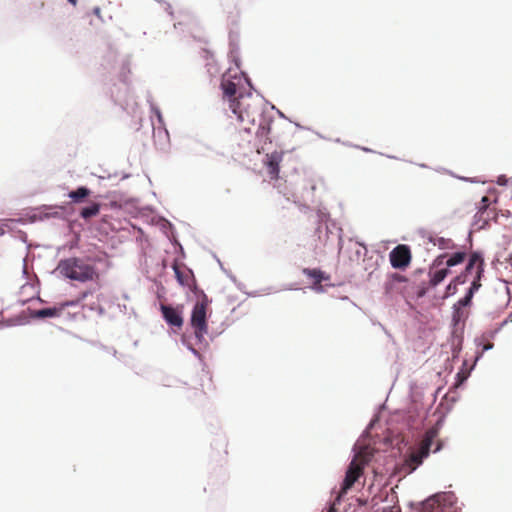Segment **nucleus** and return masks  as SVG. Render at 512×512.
Instances as JSON below:
<instances>
[{
	"instance_id": "f257e3e1",
	"label": "nucleus",
	"mask_w": 512,
	"mask_h": 512,
	"mask_svg": "<svg viewBox=\"0 0 512 512\" xmlns=\"http://www.w3.org/2000/svg\"><path fill=\"white\" fill-rule=\"evenodd\" d=\"M229 109L236 115L241 124L240 135L242 132L250 134L252 127H255L260 122V119L270 118L263 113L261 100L251 92L240 95L238 102L232 104V107H229Z\"/></svg>"
},
{
	"instance_id": "f03ea898",
	"label": "nucleus",
	"mask_w": 512,
	"mask_h": 512,
	"mask_svg": "<svg viewBox=\"0 0 512 512\" xmlns=\"http://www.w3.org/2000/svg\"><path fill=\"white\" fill-rule=\"evenodd\" d=\"M57 270L62 276L73 281L81 283H99L100 281V273L97 268L84 258L70 257L63 259L59 262Z\"/></svg>"
},
{
	"instance_id": "7ed1b4c3",
	"label": "nucleus",
	"mask_w": 512,
	"mask_h": 512,
	"mask_svg": "<svg viewBox=\"0 0 512 512\" xmlns=\"http://www.w3.org/2000/svg\"><path fill=\"white\" fill-rule=\"evenodd\" d=\"M371 456L372 455L365 450L360 451L354 456L347 468L345 478L339 492V497L346 494L348 490H350L352 486L358 481V479L363 475L364 467L370 461Z\"/></svg>"
},
{
	"instance_id": "20e7f679",
	"label": "nucleus",
	"mask_w": 512,
	"mask_h": 512,
	"mask_svg": "<svg viewBox=\"0 0 512 512\" xmlns=\"http://www.w3.org/2000/svg\"><path fill=\"white\" fill-rule=\"evenodd\" d=\"M209 304L210 300L207 295L202 293L192 309L190 324L199 341H202L208 333L207 311Z\"/></svg>"
},
{
	"instance_id": "39448f33",
	"label": "nucleus",
	"mask_w": 512,
	"mask_h": 512,
	"mask_svg": "<svg viewBox=\"0 0 512 512\" xmlns=\"http://www.w3.org/2000/svg\"><path fill=\"white\" fill-rule=\"evenodd\" d=\"M272 124V118H264L260 119V122L256 124L255 127H252L255 134L254 140L252 142L248 139L247 142L248 144H252V148H254L258 154L267 150L276 138L272 131Z\"/></svg>"
},
{
	"instance_id": "423d86ee",
	"label": "nucleus",
	"mask_w": 512,
	"mask_h": 512,
	"mask_svg": "<svg viewBox=\"0 0 512 512\" xmlns=\"http://www.w3.org/2000/svg\"><path fill=\"white\" fill-rule=\"evenodd\" d=\"M243 77L239 75L237 71L233 73L232 69H229L223 74L221 79V88L223 91V100L228 103V107H232V104L238 102L240 95H245L241 91V83Z\"/></svg>"
},
{
	"instance_id": "0eeeda50",
	"label": "nucleus",
	"mask_w": 512,
	"mask_h": 512,
	"mask_svg": "<svg viewBox=\"0 0 512 512\" xmlns=\"http://www.w3.org/2000/svg\"><path fill=\"white\" fill-rule=\"evenodd\" d=\"M439 435V422L431 428H429L420 442L419 448L416 450L422 458L428 457L434 443L436 444L433 452H437L442 448V442L437 440Z\"/></svg>"
},
{
	"instance_id": "6e6552de",
	"label": "nucleus",
	"mask_w": 512,
	"mask_h": 512,
	"mask_svg": "<svg viewBox=\"0 0 512 512\" xmlns=\"http://www.w3.org/2000/svg\"><path fill=\"white\" fill-rule=\"evenodd\" d=\"M88 294V291H84L76 300L65 301L59 303L58 305H55L54 307L37 310L35 311L34 316L37 318L59 317L67 307L77 306L82 300H84L88 296Z\"/></svg>"
},
{
	"instance_id": "1a4fd4ad",
	"label": "nucleus",
	"mask_w": 512,
	"mask_h": 512,
	"mask_svg": "<svg viewBox=\"0 0 512 512\" xmlns=\"http://www.w3.org/2000/svg\"><path fill=\"white\" fill-rule=\"evenodd\" d=\"M389 259L393 268L404 269L411 262V251L407 245L400 244L390 252Z\"/></svg>"
},
{
	"instance_id": "9d476101",
	"label": "nucleus",
	"mask_w": 512,
	"mask_h": 512,
	"mask_svg": "<svg viewBox=\"0 0 512 512\" xmlns=\"http://www.w3.org/2000/svg\"><path fill=\"white\" fill-rule=\"evenodd\" d=\"M447 494H436L413 508V512H443L441 505L450 498Z\"/></svg>"
},
{
	"instance_id": "9b49d317",
	"label": "nucleus",
	"mask_w": 512,
	"mask_h": 512,
	"mask_svg": "<svg viewBox=\"0 0 512 512\" xmlns=\"http://www.w3.org/2000/svg\"><path fill=\"white\" fill-rule=\"evenodd\" d=\"M478 254L477 253H474L473 256H472V259L470 261V263L467 265L466 267V270H469L473 265H475V278L472 282V286L470 287L468 293L466 294L465 297H463L462 299H460L458 302H457V306H460L464 309H466V306L469 305L470 301H471V298H472V295L473 293L478 289L479 287V284L478 282L480 281V264H476V261L478 259Z\"/></svg>"
},
{
	"instance_id": "f8f14e48",
	"label": "nucleus",
	"mask_w": 512,
	"mask_h": 512,
	"mask_svg": "<svg viewBox=\"0 0 512 512\" xmlns=\"http://www.w3.org/2000/svg\"><path fill=\"white\" fill-rule=\"evenodd\" d=\"M285 155L286 152L284 151H274L266 154L265 165L270 179L277 180L279 178V166Z\"/></svg>"
},
{
	"instance_id": "ddd939ff",
	"label": "nucleus",
	"mask_w": 512,
	"mask_h": 512,
	"mask_svg": "<svg viewBox=\"0 0 512 512\" xmlns=\"http://www.w3.org/2000/svg\"><path fill=\"white\" fill-rule=\"evenodd\" d=\"M161 311H162L163 318L169 325L175 326L178 328L182 327V325H183L182 307L174 308V307L168 306V305H161Z\"/></svg>"
},
{
	"instance_id": "4468645a",
	"label": "nucleus",
	"mask_w": 512,
	"mask_h": 512,
	"mask_svg": "<svg viewBox=\"0 0 512 512\" xmlns=\"http://www.w3.org/2000/svg\"><path fill=\"white\" fill-rule=\"evenodd\" d=\"M303 274H305L307 277L313 280L312 289L314 291L321 292L323 290L321 282L323 280L328 279V277L325 276L323 271H321L320 269L304 268Z\"/></svg>"
},
{
	"instance_id": "2eb2a0df",
	"label": "nucleus",
	"mask_w": 512,
	"mask_h": 512,
	"mask_svg": "<svg viewBox=\"0 0 512 512\" xmlns=\"http://www.w3.org/2000/svg\"><path fill=\"white\" fill-rule=\"evenodd\" d=\"M173 269H174V272H175V275H176V278H177L178 282L182 286L190 287L191 282H193L192 271L189 270V269H186V268L185 269H181L177 265H174Z\"/></svg>"
},
{
	"instance_id": "dca6fc26",
	"label": "nucleus",
	"mask_w": 512,
	"mask_h": 512,
	"mask_svg": "<svg viewBox=\"0 0 512 512\" xmlns=\"http://www.w3.org/2000/svg\"><path fill=\"white\" fill-rule=\"evenodd\" d=\"M91 191L86 187H79L76 190L70 191L68 197L75 203H81L84 198L88 197Z\"/></svg>"
},
{
	"instance_id": "f3484780",
	"label": "nucleus",
	"mask_w": 512,
	"mask_h": 512,
	"mask_svg": "<svg viewBox=\"0 0 512 512\" xmlns=\"http://www.w3.org/2000/svg\"><path fill=\"white\" fill-rule=\"evenodd\" d=\"M448 274H449L448 268H442V269H438L434 272H431L430 273V285L437 286L446 278V276Z\"/></svg>"
},
{
	"instance_id": "a211bd4d",
	"label": "nucleus",
	"mask_w": 512,
	"mask_h": 512,
	"mask_svg": "<svg viewBox=\"0 0 512 512\" xmlns=\"http://www.w3.org/2000/svg\"><path fill=\"white\" fill-rule=\"evenodd\" d=\"M468 316V311L460 306L454 305V311L452 315V321L454 326H458L461 322H464Z\"/></svg>"
},
{
	"instance_id": "6ab92c4d",
	"label": "nucleus",
	"mask_w": 512,
	"mask_h": 512,
	"mask_svg": "<svg viewBox=\"0 0 512 512\" xmlns=\"http://www.w3.org/2000/svg\"><path fill=\"white\" fill-rule=\"evenodd\" d=\"M99 212H100V204L93 203L92 205H90L88 207H84L80 211V216L83 219H89L91 217L97 216L99 214Z\"/></svg>"
},
{
	"instance_id": "aec40b11",
	"label": "nucleus",
	"mask_w": 512,
	"mask_h": 512,
	"mask_svg": "<svg viewBox=\"0 0 512 512\" xmlns=\"http://www.w3.org/2000/svg\"><path fill=\"white\" fill-rule=\"evenodd\" d=\"M482 202V212L486 210L492 203L497 202V194L495 189L491 190L490 188L487 189V194L485 196H482L481 199Z\"/></svg>"
},
{
	"instance_id": "412c9836",
	"label": "nucleus",
	"mask_w": 512,
	"mask_h": 512,
	"mask_svg": "<svg viewBox=\"0 0 512 512\" xmlns=\"http://www.w3.org/2000/svg\"><path fill=\"white\" fill-rule=\"evenodd\" d=\"M422 456L418 454L417 451H414L410 454L408 459L406 460L407 465L410 467L411 471L415 470L420 464L423 462Z\"/></svg>"
},
{
	"instance_id": "4be33fe9",
	"label": "nucleus",
	"mask_w": 512,
	"mask_h": 512,
	"mask_svg": "<svg viewBox=\"0 0 512 512\" xmlns=\"http://www.w3.org/2000/svg\"><path fill=\"white\" fill-rule=\"evenodd\" d=\"M466 254L463 252H456L446 260L447 267H452L464 261Z\"/></svg>"
},
{
	"instance_id": "5701e85b",
	"label": "nucleus",
	"mask_w": 512,
	"mask_h": 512,
	"mask_svg": "<svg viewBox=\"0 0 512 512\" xmlns=\"http://www.w3.org/2000/svg\"><path fill=\"white\" fill-rule=\"evenodd\" d=\"M465 282V278L463 276H457L455 279L450 282V284L446 288V296L453 295L457 290V285Z\"/></svg>"
},
{
	"instance_id": "b1692460",
	"label": "nucleus",
	"mask_w": 512,
	"mask_h": 512,
	"mask_svg": "<svg viewBox=\"0 0 512 512\" xmlns=\"http://www.w3.org/2000/svg\"><path fill=\"white\" fill-rule=\"evenodd\" d=\"M493 347V344L485 341V337L482 336V353Z\"/></svg>"
},
{
	"instance_id": "393cba45",
	"label": "nucleus",
	"mask_w": 512,
	"mask_h": 512,
	"mask_svg": "<svg viewBox=\"0 0 512 512\" xmlns=\"http://www.w3.org/2000/svg\"><path fill=\"white\" fill-rule=\"evenodd\" d=\"M392 278L395 280V281H398V282H405L406 281V277L402 276V275H399L397 273L393 274L392 275Z\"/></svg>"
},
{
	"instance_id": "a878e982",
	"label": "nucleus",
	"mask_w": 512,
	"mask_h": 512,
	"mask_svg": "<svg viewBox=\"0 0 512 512\" xmlns=\"http://www.w3.org/2000/svg\"><path fill=\"white\" fill-rule=\"evenodd\" d=\"M153 111H154V114H155V116L157 117L158 121H159L160 123H162V122H163V119H162V114H161L160 110H159V109H157V108H153Z\"/></svg>"
},
{
	"instance_id": "bb28decb",
	"label": "nucleus",
	"mask_w": 512,
	"mask_h": 512,
	"mask_svg": "<svg viewBox=\"0 0 512 512\" xmlns=\"http://www.w3.org/2000/svg\"><path fill=\"white\" fill-rule=\"evenodd\" d=\"M93 13L98 17L101 18V9L99 7H95L93 9Z\"/></svg>"
},
{
	"instance_id": "cd10ccee",
	"label": "nucleus",
	"mask_w": 512,
	"mask_h": 512,
	"mask_svg": "<svg viewBox=\"0 0 512 512\" xmlns=\"http://www.w3.org/2000/svg\"><path fill=\"white\" fill-rule=\"evenodd\" d=\"M327 512H337V510L334 506H331Z\"/></svg>"
},
{
	"instance_id": "c85d7f7f",
	"label": "nucleus",
	"mask_w": 512,
	"mask_h": 512,
	"mask_svg": "<svg viewBox=\"0 0 512 512\" xmlns=\"http://www.w3.org/2000/svg\"><path fill=\"white\" fill-rule=\"evenodd\" d=\"M383 512H394L393 511V507H390V508H387V509H384Z\"/></svg>"
},
{
	"instance_id": "c756f323",
	"label": "nucleus",
	"mask_w": 512,
	"mask_h": 512,
	"mask_svg": "<svg viewBox=\"0 0 512 512\" xmlns=\"http://www.w3.org/2000/svg\"><path fill=\"white\" fill-rule=\"evenodd\" d=\"M71 4L75 5L77 0H68Z\"/></svg>"
},
{
	"instance_id": "7c9ffc66",
	"label": "nucleus",
	"mask_w": 512,
	"mask_h": 512,
	"mask_svg": "<svg viewBox=\"0 0 512 512\" xmlns=\"http://www.w3.org/2000/svg\"><path fill=\"white\" fill-rule=\"evenodd\" d=\"M509 261H510V265L512 267V257L509 259Z\"/></svg>"
}]
</instances>
